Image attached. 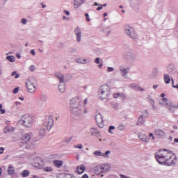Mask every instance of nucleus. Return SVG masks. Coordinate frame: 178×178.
<instances>
[{
	"label": "nucleus",
	"instance_id": "63",
	"mask_svg": "<svg viewBox=\"0 0 178 178\" xmlns=\"http://www.w3.org/2000/svg\"><path fill=\"white\" fill-rule=\"evenodd\" d=\"M82 178H89L88 177V175L87 174H84L83 176H82Z\"/></svg>",
	"mask_w": 178,
	"mask_h": 178
},
{
	"label": "nucleus",
	"instance_id": "57",
	"mask_svg": "<svg viewBox=\"0 0 178 178\" xmlns=\"http://www.w3.org/2000/svg\"><path fill=\"white\" fill-rule=\"evenodd\" d=\"M3 151H5V148L0 147V155H1V154H3Z\"/></svg>",
	"mask_w": 178,
	"mask_h": 178
},
{
	"label": "nucleus",
	"instance_id": "45",
	"mask_svg": "<svg viewBox=\"0 0 178 178\" xmlns=\"http://www.w3.org/2000/svg\"><path fill=\"white\" fill-rule=\"evenodd\" d=\"M29 70H31V72H34V70H35V65H31L29 67Z\"/></svg>",
	"mask_w": 178,
	"mask_h": 178
},
{
	"label": "nucleus",
	"instance_id": "2",
	"mask_svg": "<svg viewBox=\"0 0 178 178\" xmlns=\"http://www.w3.org/2000/svg\"><path fill=\"white\" fill-rule=\"evenodd\" d=\"M98 95L100 99H107L111 95V88L108 84L104 83L102 85L98 90Z\"/></svg>",
	"mask_w": 178,
	"mask_h": 178
},
{
	"label": "nucleus",
	"instance_id": "34",
	"mask_svg": "<svg viewBox=\"0 0 178 178\" xmlns=\"http://www.w3.org/2000/svg\"><path fill=\"white\" fill-rule=\"evenodd\" d=\"M11 130H12V127L7 126L4 128L3 131L5 134H8V133H10Z\"/></svg>",
	"mask_w": 178,
	"mask_h": 178
},
{
	"label": "nucleus",
	"instance_id": "61",
	"mask_svg": "<svg viewBox=\"0 0 178 178\" xmlns=\"http://www.w3.org/2000/svg\"><path fill=\"white\" fill-rule=\"evenodd\" d=\"M83 113V114L88 113V109L84 108Z\"/></svg>",
	"mask_w": 178,
	"mask_h": 178
},
{
	"label": "nucleus",
	"instance_id": "44",
	"mask_svg": "<svg viewBox=\"0 0 178 178\" xmlns=\"http://www.w3.org/2000/svg\"><path fill=\"white\" fill-rule=\"evenodd\" d=\"M120 98H121L122 99H126V95H124V93H120Z\"/></svg>",
	"mask_w": 178,
	"mask_h": 178
},
{
	"label": "nucleus",
	"instance_id": "4",
	"mask_svg": "<svg viewBox=\"0 0 178 178\" xmlns=\"http://www.w3.org/2000/svg\"><path fill=\"white\" fill-rule=\"evenodd\" d=\"M70 111L74 116H80L83 113V107L81 106H70Z\"/></svg>",
	"mask_w": 178,
	"mask_h": 178
},
{
	"label": "nucleus",
	"instance_id": "7",
	"mask_svg": "<svg viewBox=\"0 0 178 178\" xmlns=\"http://www.w3.org/2000/svg\"><path fill=\"white\" fill-rule=\"evenodd\" d=\"M54 118L49 117L47 121L44 122V127H46L47 130H51L52 127H54Z\"/></svg>",
	"mask_w": 178,
	"mask_h": 178
},
{
	"label": "nucleus",
	"instance_id": "26",
	"mask_svg": "<svg viewBox=\"0 0 178 178\" xmlns=\"http://www.w3.org/2000/svg\"><path fill=\"white\" fill-rule=\"evenodd\" d=\"M90 133L92 136H98V134H99V131H98V129L96 128H91Z\"/></svg>",
	"mask_w": 178,
	"mask_h": 178
},
{
	"label": "nucleus",
	"instance_id": "15",
	"mask_svg": "<svg viewBox=\"0 0 178 178\" xmlns=\"http://www.w3.org/2000/svg\"><path fill=\"white\" fill-rule=\"evenodd\" d=\"M100 166L102 168V172L103 173H105V172H109V170H111V165L104 164V165H102Z\"/></svg>",
	"mask_w": 178,
	"mask_h": 178
},
{
	"label": "nucleus",
	"instance_id": "39",
	"mask_svg": "<svg viewBox=\"0 0 178 178\" xmlns=\"http://www.w3.org/2000/svg\"><path fill=\"white\" fill-rule=\"evenodd\" d=\"M11 76H15V79H19L20 77V74H17V72L14 71L13 72H12Z\"/></svg>",
	"mask_w": 178,
	"mask_h": 178
},
{
	"label": "nucleus",
	"instance_id": "10",
	"mask_svg": "<svg viewBox=\"0 0 178 178\" xmlns=\"http://www.w3.org/2000/svg\"><path fill=\"white\" fill-rule=\"evenodd\" d=\"M31 139V136H30V134H24L22 136L21 143L22 144H29V141H30Z\"/></svg>",
	"mask_w": 178,
	"mask_h": 178
},
{
	"label": "nucleus",
	"instance_id": "1",
	"mask_svg": "<svg viewBox=\"0 0 178 178\" xmlns=\"http://www.w3.org/2000/svg\"><path fill=\"white\" fill-rule=\"evenodd\" d=\"M155 159L160 165H165L167 166H172L177 162L176 156L173 155L172 152L166 149H161L159 152L156 153Z\"/></svg>",
	"mask_w": 178,
	"mask_h": 178
},
{
	"label": "nucleus",
	"instance_id": "60",
	"mask_svg": "<svg viewBox=\"0 0 178 178\" xmlns=\"http://www.w3.org/2000/svg\"><path fill=\"white\" fill-rule=\"evenodd\" d=\"M16 57L17 58V59H20V58H22V56H20V54L18 53L16 54Z\"/></svg>",
	"mask_w": 178,
	"mask_h": 178
},
{
	"label": "nucleus",
	"instance_id": "53",
	"mask_svg": "<svg viewBox=\"0 0 178 178\" xmlns=\"http://www.w3.org/2000/svg\"><path fill=\"white\" fill-rule=\"evenodd\" d=\"M74 148H79V149H81V148H83V145L79 144L77 146H74Z\"/></svg>",
	"mask_w": 178,
	"mask_h": 178
},
{
	"label": "nucleus",
	"instance_id": "21",
	"mask_svg": "<svg viewBox=\"0 0 178 178\" xmlns=\"http://www.w3.org/2000/svg\"><path fill=\"white\" fill-rule=\"evenodd\" d=\"M54 166L57 168H62V165H63V161L60 160H54L53 161Z\"/></svg>",
	"mask_w": 178,
	"mask_h": 178
},
{
	"label": "nucleus",
	"instance_id": "18",
	"mask_svg": "<svg viewBox=\"0 0 178 178\" xmlns=\"http://www.w3.org/2000/svg\"><path fill=\"white\" fill-rule=\"evenodd\" d=\"M94 172H95V175H101V173H103L102 168H101L100 165H98L95 167Z\"/></svg>",
	"mask_w": 178,
	"mask_h": 178
},
{
	"label": "nucleus",
	"instance_id": "46",
	"mask_svg": "<svg viewBox=\"0 0 178 178\" xmlns=\"http://www.w3.org/2000/svg\"><path fill=\"white\" fill-rule=\"evenodd\" d=\"M13 94H17V92H19V87L15 88L13 90Z\"/></svg>",
	"mask_w": 178,
	"mask_h": 178
},
{
	"label": "nucleus",
	"instance_id": "51",
	"mask_svg": "<svg viewBox=\"0 0 178 178\" xmlns=\"http://www.w3.org/2000/svg\"><path fill=\"white\" fill-rule=\"evenodd\" d=\"M120 95V93H114L113 94L114 98H119Z\"/></svg>",
	"mask_w": 178,
	"mask_h": 178
},
{
	"label": "nucleus",
	"instance_id": "23",
	"mask_svg": "<svg viewBox=\"0 0 178 178\" xmlns=\"http://www.w3.org/2000/svg\"><path fill=\"white\" fill-rule=\"evenodd\" d=\"M65 88L66 86H65V82H60V84L58 85V90L60 92H65Z\"/></svg>",
	"mask_w": 178,
	"mask_h": 178
},
{
	"label": "nucleus",
	"instance_id": "33",
	"mask_svg": "<svg viewBox=\"0 0 178 178\" xmlns=\"http://www.w3.org/2000/svg\"><path fill=\"white\" fill-rule=\"evenodd\" d=\"M75 62H77L78 63H82L84 64L86 62H87V59H81L80 58H78L75 60Z\"/></svg>",
	"mask_w": 178,
	"mask_h": 178
},
{
	"label": "nucleus",
	"instance_id": "5",
	"mask_svg": "<svg viewBox=\"0 0 178 178\" xmlns=\"http://www.w3.org/2000/svg\"><path fill=\"white\" fill-rule=\"evenodd\" d=\"M70 106H81V98L79 97H72L70 100Z\"/></svg>",
	"mask_w": 178,
	"mask_h": 178
},
{
	"label": "nucleus",
	"instance_id": "32",
	"mask_svg": "<svg viewBox=\"0 0 178 178\" xmlns=\"http://www.w3.org/2000/svg\"><path fill=\"white\" fill-rule=\"evenodd\" d=\"M139 137L142 141H144L145 143L148 142V137L146 135H140Z\"/></svg>",
	"mask_w": 178,
	"mask_h": 178
},
{
	"label": "nucleus",
	"instance_id": "19",
	"mask_svg": "<svg viewBox=\"0 0 178 178\" xmlns=\"http://www.w3.org/2000/svg\"><path fill=\"white\" fill-rule=\"evenodd\" d=\"M154 134L159 137H163V136H165V131L161 129H156L154 131Z\"/></svg>",
	"mask_w": 178,
	"mask_h": 178
},
{
	"label": "nucleus",
	"instance_id": "14",
	"mask_svg": "<svg viewBox=\"0 0 178 178\" xmlns=\"http://www.w3.org/2000/svg\"><path fill=\"white\" fill-rule=\"evenodd\" d=\"M55 77H57V79H58L60 83H63L65 82V76H63V74L59 73V72H56L54 74Z\"/></svg>",
	"mask_w": 178,
	"mask_h": 178
},
{
	"label": "nucleus",
	"instance_id": "31",
	"mask_svg": "<svg viewBox=\"0 0 178 178\" xmlns=\"http://www.w3.org/2000/svg\"><path fill=\"white\" fill-rule=\"evenodd\" d=\"M145 122V120H144V118H143V116H141L138 118L137 124L138 126H140V124H144Z\"/></svg>",
	"mask_w": 178,
	"mask_h": 178
},
{
	"label": "nucleus",
	"instance_id": "8",
	"mask_svg": "<svg viewBox=\"0 0 178 178\" xmlns=\"http://www.w3.org/2000/svg\"><path fill=\"white\" fill-rule=\"evenodd\" d=\"M126 33L128 35H130L132 40H136V38H137V35L136 34L134 29L131 27H129L127 29H126Z\"/></svg>",
	"mask_w": 178,
	"mask_h": 178
},
{
	"label": "nucleus",
	"instance_id": "50",
	"mask_svg": "<svg viewBox=\"0 0 178 178\" xmlns=\"http://www.w3.org/2000/svg\"><path fill=\"white\" fill-rule=\"evenodd\" d=\"M30 54H31V55H33V56H35V50L31 49Z\"/></svg>",
	"mask_w": 178,
	"mask_h": 178
},
{
	"label": "nucleus",
	"instance_id": "59",
	"mask_svg": "<svg viewBox=\"0 0 178 178\" xmlns=\"http://www.w3.org/2000/svg\"><path fill=\"white\" fill-rule=\"evenodd\" d=\"M6 111H5V109H2L0 110V113H1V115H3V113H5Z\"/></svg>",
	"mask_w": 178,
	"mask_h": 178
},
{
	"label": "nucleus",
	"instance_id": "42",
	"mask_svg": "<svg viewBox=\"0 0 178 178\" xmlns=\"http://www.w3.org/2000/svg\"><path fill=\"white\" fill-rule=\"evenodd\" d=\"M21 23H22V24H24V25L27 24V19H26V18H22V19H21Z\"/></svg>",
	"mask_w": 178,
	"mask_h": 178
},
{
	"label": "nucleus",
	"instance_id": "48",
	"mask_svg": "<svg viewBox=\"0 0 178 178\" xmlns=\"http://www.w3.org/2000/svg\"><path fill=\"white\" fill-rule=\"evenodd\" d=\"M85 16L86 17V20L87 22H90V15H88V13H85Z\"/></svg>",
	"mask_w": 178,
	"mask_h": 178
},
{
	"label": "nucleus",
	"instance_id": "62",
	"mask_svg": "<svg viewBox=\"0 0 178 178\" xmlns=\"http://www.w3.org/2000/svg\"><path fill=\"white\" fill-rule=\"evenodd\" d=\"M108 154H111V151L108 150V151H106L105 153H104V154L105 155V156H106V155H108Z\"/></svg>",
	"mask_w": 178,
	"mask_h": 178
},
{
	"label": "nucleus",
	"instance_id": "55",
	"mask_svg": "<svg viewBox=\"0 0 178 178\" xmlns=\"http://www.w3.org/2000/svg\"><path fill=\"white\" fill-rule=\"evenodd\" d=\"M149 137H152V140H155V137L154 136V134H152V133H150L149 134Z\"/></svg>",
	"mask_w": 178,
	"mask_h": 178
},
{
	"label": "nucleus",
	"instance_id": "13",
	"mask_svg": "<svg viewBox=\"0 0 178 178\" xmlns=\"http://www.w3.org/2000/svg\"><path fill=\"white\" fill-rule=\"evenodd\" d=\"M159 104L160 105H162L163 106H169V101L168 100L167 98H162L159 99Z\"/></svg>",
	"mask_w": 178,
	"mask_h": 178
},
{
	"label": "nucleus",
	"instance_id": "35",
	"mask_svg": "<svg viewBox=\"0 0 178 178\" xmlns=\"http://www.w3.org/2000/svg\"><path fill=\"white\" fill-rule=\"evenodd\" d=\"M118 130L123 131V130H124L126 129V125H124L122 123H120L118 126Z\"/></svg>",
	"mask_w": 178,
	"mask_h": 178
},
{
	"label": "nucleus",
	"instance_id": "56",
	"mask_svg": "<svg viewBox=\"0 0 178 178\" xmlns=\"http://www.w3.org/2000/svg\"><path fill=\"white\" fill-rule=\"evenodd\" d=\"M95 63H97V65H99V58H97L95 60Z\"/></svg>",
	"mask_w": 178,
	"mask_h": 178
},
{
	"label": "nucleus",
	"instance_id": "54",
	"mask_svg": "<svg viewBox=\"0 0 178 178\" xmlns=\"http://www.w3.org/2000/svg\"><path fill=\"white\" fill-rule=\"evenodd\" d=\"M64 13H65V15H66L67 16H70V12H69V11H67V10H64Z\"/></svg>",
	"mask_w": 178,
	"mask_h": 178
},
{
	"label": "nucleus",
	"instance_id": "43",
	"mask_svg": "<svg viewBox=\"0 0 178 178\" xmlns=\"http://www.w3.org/2000/svg\"><path fill=\"white\" fill-rule=\"evenodd\" d=\"M44 171L45 172H52V168H51V167H45L44 168Z\"/></svg>",
	"mask_w": 178,
	"mask_h": 178
},
{
	"label": "nucleus",
	"instance_id": "12",
	"mask_svg": "<svg viewBox=\"0 0 178 178\" xmlns=\"http://www.w3.org/2000/svg\"><path fill=\"white\" fill-rule=\"evenodd\" d=\"M86 0H74V6L75 8H79Z\"/></svg>",
	"mask_w": 178,
	"mask_h": 178
},
{
	"label": "nucleus",
	"instance_id": "58",
	"mask_svg": "<svg viewBox=\"0 0 178 178\" xmlns=\"http://www.w3.org/2000/svg\"><path fill=\"white\" fill-rule=\"evenodd\" d=\"M107 72H113V67H108Z\"/></svg>",
	"mask_w": 178,
	"mask_h": 178
},
{
	"label": "nucleus",
	"instance_id": "20",
	"mask_svg": "<svg viewBox=\"0 0 178 178\" xmlns=\"http://www.w3.org/2000/svg\"><path fill=\"white\" fill-rule=\"evenodd\" d=\"M45 131H47V127L43 126L41 127L39 129V134L41 137H44L45 136Z\"/></svg>",
	"mask_w": 178,
	"mask_h": 178
},
{
	"label": "nucleus",
	"instance_id": "25",
	"mask_svg": "<svg viewBox=\"0 0 178 178\" xmlns=\"http://www.w3.org/2000/svg\"><path fill=\"white\" fill-rule=\"evenodd\" d=\"M8 175H14L15 174V168L12 166V165H10L8 166V169L7 170Z\"/></svg>",
	"mask_w": 178,
	"mask_h": 178
},
{
	"label": "nucleus",
	"instance_id": "24",
	"mask_svg": "<svg viewBox=\"0 0 178 178\" xmlns=\"http://www.w3.org/2000/svg\"><path fill=\"white\" fill-rule=\"evenodd\" d=\"M131 88H134V90H137L138 91H144V89L141 88L138 85H136L135 83H132L130 85Z\"/></svg>",
	"mask_w": 178,
	"mask_h": 178
},
{
	"label": "nucleus",
	"instance_id": "6",
	"mask_svg": "<svg viewBox=\"0 0 178 178\" xmlns=\"http://www.w3.org/2000/svg\"><path fill=\"white\" fill-rule=\"evenodd\" d=\"M95 120H96V123H97V126L102 129L104 127V117L101 113H98L95 116Z\"/></svg>",
	"mask_w": 178,
	"mask_h": 178
},
{
	"label": "nucleus",
	"instance_id": "9",
	"mask_svg": "<svg viewBox=\"0 0 178 178\" xmlns=\"http://www.w3.org/2000/svg\"><path fill=\"white\" fill-rule=\"evenodd\" d=\"M74 34L76 35V41L78 42H80L81 41V29L80 27L77 26L74 29Z\"/></svg>",
	"mask_w": 178,
	"mask_h": 178
},
{
	"label": "nucleus",
	"instance_id": "29",
	"mask_svg": "<svg viewBox=\"0 0 178 178\" xmlns=\"http://www.w3.org/2000/svg\"><path fill=\"white\" fill-rule=\"evenodd\" d=\"M40 99L41 102H45V101H47V99H48V97H47L44 94H42L40 96Z\"/></svg>",
	"mask_w": 178,
	"mask_h": 178
},
{
	"label": "nucleus",
	"instance_id": "47",
	"mask_svg": "<svg viewBox=\"0 0 178 178\" xmlns=\"http://www.w3.org/2000/svg\"><path fill=\"white\" fill-rule=\"evenodd\" d=\"M105 6H106V4L101 5L100 6L97 8V10H101V9H102V8Z\"/></svg>",
	"mask_w": 178,
	"mask_h": 178
},
{
	"label": "nucleus",
	"instance_id": "64",
	"mask_svg": "<svg viewBox=\"0 0 178 178\" xmlns=\"http://www.w3.org/2000/svg\"><path fill=\"white\" fill-rule=\"evenodd\" d=\"M120 177L121 178H129V177H127L126 175H120Z\"/></svg>",
	"mask_w": 178,
	"mask_h": 178
},
{
	"label": "nucleus",
	"instance_id": "52",
	"mask_svg": "<svg viewBox=\"0 0 178 178\" xmlns=\"http://www.w3.org/2000/svg\"><path fill=\"white\" fill-rule=\"evenodd\" d=\"M70 54H74V52H76V48H72L69 51Z\"/></svg>",
	"mask_w": 178,
	"mask_h": 178
},
{
	"label": "nucleus",
	"instance_id": "37",
	"mask_svg": "<svg viewBox=\"0 0 178 178\" xmlns=\"http://www.w3.org/2000/svg\"><path fill=\"white\" fill-rule=\"evenodd\" d=\"M168 106H170V108H169L170 111H173V108L178 109V104H175L173 105L169 104Z\"/></svg>",
	"mask_w": 178,
	"mask_h": 178
},
{
	"label": "nucleus",
	"instance_id": "11",
	"mask_svg": "<svg viewBox=\"0 0 178 178\" xmlns=\"http://www.w3.org/2000/svg\"><path fill=\"white\" fill-rule=\"evenodd\" d=\"M26 86L29 92H35V90H37V88H35V85H33L31 83H26Z\"/></svg>",
	"mask_w": 178,
	"mask_h": 178
},
{
	"label": "nucleus",
	"instance_id": "28",
	"mask_svg": "<svg viewBox=\"0 0 178 178\" xmlns=\"http://www.w3.org/2000/svg\"><path fill=\"white\" fill-rule=\"evenodd\" d=\"M21 175L22 177H28L29 175H30V171L29 170H23Z\"/></svg>",
	"mask_w": 178,
	"mask_h": 178
},
{
	"label": "nucleus",
	"instance_id": "16",
	"mask_svg": "<svg viewBox=\"0 0 178 178\" xmlns=\"http://www.w3.org/2000/svg\"><path fill=\"white\" fill-rule=\"evenodd\" d=\"M26 84H33L37 86V79L34 77H30L26 82Z\"/></svg>",
	"mask_w": 178,
	"mask_h": 178
},
{
	"label": "nucleus",
	"instance_id": "22",
	"mask_svg": "<svg viewBox=\"0 0 178 178\" xmlns=\"http://www.w3.org/2000/svg\"><path fill=\"white\" fill-rule=\"evenodd\" d=\"M38 160L40 161V162H35L34 166L40 169V168H42V166H44V161H42V159H41L40 158H39Z\"/></svg>",
	"mask_w": 178,
	"mask_h": 178
},
{
	"label": "nucleus",
	"instance_id": "27",
	"mask_svg": "<svg viewBox=\"0 0 178 178\" xmlns=\"http://www.w3.org/2000/svg\"><path fill=\"white\" fill-rule=\"evenodd\" d=\"M164 81L166 84H169V83H170V76H169V74H164Z\"/></svg>",
	"mask_w": 178,
	"mask_h": 178
},
{
	"label": "nucleus",
	"instance_id": "30",
	"mask_svg": "<svg viewBox=\"0 0 178 178\" xmlns=\"http://www.w3.org/2000/svg\"><path fill=\"white\" fill-rule=\"evenodd\" d=\"M94 155H95V156H105V154L102 152H101V151L99 150H97L94 152Z\"/></svg>",
	"mask_w": 178,
	"mask_h": 178
},
{
	"label": "nucleus",
	"instance_id": "3",
	"mask_svg": "<svg viewBox=\"0 0 178 178\" xmlns=\"http://www.w3.org/2000/svg\"><path fill=\"white\" fill-rule=\"evenodd\" d=\"M19 123H21V124L24 127L30 128L33 126L34 120L33 119V116L25 114L22 116Z\"/></svg>",
	"mask_w": 178,
	"mask_h": 178
},
{
	"label": "nucleus",
	"instance_id": "41",
	"mask_svg": "<svg viewBox=\"0 0 178 178\" xmlns=\"http://www.w3.org/2000/svg\"><path fill=\"white\" fill-rule=\"evenodd\" d=\"M64 178H76V177L73 175L67 174L64 176Z\"/></svg>",
	"mask_w": 178,
	"mask_h": 178
},
{
	"label": "nucleus",
	"instance_id": "40",
	"mask_svg": "<svg viewBox=\"0 0 178 178\" xmlns=\"http://www.w3.org/2000/svg\"><path fill=\"white\" fill-rule=\"evenodd\" d=\"M112 130H115V126L113 125L110 126L108 128V133H110V134H113Z\"/></svg>",
	"mask_w": 178,
	"mask_h": 178
},
{
	"label": "nucleus",
	"instance_id": "38",
	"mask_svg": "<svg viewBox=\"0 0 178 178\" xmlns=\"http://www.w3.org/2000/svg\"><path fill=\"white\" fill-rule=\"evenodd\" d=\"M120 72L122 73H124V74H127V73L129 72V71H127V69H126L123 67H120Z\"/></svg>",
	"mask_w": 178,
	"mask_h": 178
},
{
	"label": "nucleus",
	"instance_id": "17",
	"mask_svg": "<svg viewBox=\"0 0 178 178\" xmlns=\"http://www.w3.org/2000/svg\"><path fill=\"white\" fill-rule=\"evenodd\" d=\"M84 170H86V167L84 165H80L76 168V172L79 175H82V173H84Z\"/></svg>",
	"mask_w": 178,
	"mask_h": 178
},
{
	"label": "nucleus",
	"instance_id": "36",
	"mask_svg": "<svg viewBox=\"0 0 178 178\" xmlns=\"http://www.w3.org/2000/svg\"><path fill=\"white\" fill-rule=\"evenodd\" d=\"M7 60H9V62H15L16 59L15 58V56H8L6 57Z\"/></svg>",
	"mask_w": 178,
	"mask_h": 178
},
{
	"label": "nucleus",
	"instance_id": "49",
	"mask_svg": "<svg viewBox=\"0 0 178 178\" xmlns=\"http://www.w3.org/2000/svg\"><path fill=\"white\" fill-rule=\"evenodd\" d=\"M88 102V98H86L84 100H83V106L85 107L86 105H87V103Z\"/></svg>",
	"mask_w": 178,
	"mask_h": 178
}]
</instances>
